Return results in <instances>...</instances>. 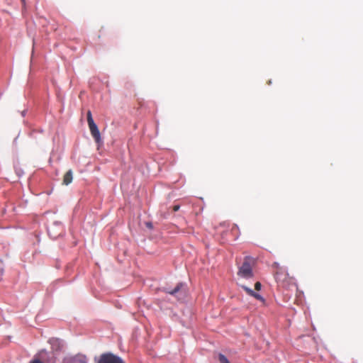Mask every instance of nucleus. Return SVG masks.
I'll return each instance as SVG.
<instances>
[{
  "mask_svg": "<svg viewBox=\"0 0 363 363\" xmlns=\"http://www.w3.org/2000/svg\"><path fill=\"white\" fill-rule=\"evenodd\" d=\"M254 264V259L250 257H245L244 262L241 267L239 268L238 275L244 279H250L252 277V265Z\"/></svg>",
  "mask_w": 363,
  "mask_h": 363,
  "instance_id": "f257e3e1",
  "label": "nucleus"
},
{
  "mask_svg": "<svg viewBox=\"0 0 363 363\" xmlns=\"http://www.w3.org/2000/svg\"><path fill=\"white\" fill-rule=\"evenodd\" d=\"M281 274L279 272H277L276 274H275V279L277 280V282H280L282 279H281Z\"/></svg>",
  "mask_w": 363,
  "mask_h": 363,
  "instance_id": "9b49d317",
  "label": "nucleus"
},
{
  "mask_svg": "<svg viewBox=\"0 0 363 363\" xmlns=\"http://www.w3.org/2000/svg\"><path fill=\"white\" fill-rule=\"evenodd\" d=\"M167 293L173 295L179 296L180 295H184L186 294V288L185 284L183 283H179L174 289L172 290H167Z\"/></svg>",
  "mask_w": 363,
  "mask_h": 363,
  "instance_id": "7ed1b4c3",
  "label": "nucleus"
},
{
  "mask_svg": "<svg viewBox=\"0 0 363 363\" xmlns=\"http://www.w3.org/2000/svg\"><path fill=\"white\" fill-rule=\"evenodd\" d=\"M87 123L92 137L94 138L96 143L101 142V135L96 124L94 123L92 118L91 111H88L86 114Z\"/></svg>",
  "mask_w": 363,
  "mask_h": 363,
  "instance_id": "f03ea898",
  "label": "nucleus"
},
{
  "mask_svg": "<svg viewBox=\"0 0 363 363\" xmlns=\"http://www.w3.org/2000/svg\"><path fill=\"white\" fill-rule=\"evenodd\" d=\"M218 361L220 363H230L227 357L223 354H218Z\"/></svg>",
  "mask_w": 363,
  "mask_h": 363,
  "instance_id": "1a4fd4ad",
  "label": "nucleus"
},
{
  "mask_svg": "<svg viewBox=\"0 0 363 363\" xmlns=\"http://www.w3.org/2000/svg\"><path fill=\"white\" fill-rule=\"evenodd\" d=\"M22 3L23 5H25V3H26V0H21Z\"/></svg>",
  "mask_w": 363,
  "mask_h": 363,
  "instance_id": "4468645a",
  "label": "nucleus"
},
{
  "mask_svg": "<svg viewBox=\"0 0 363 363\" xmlns=\"http://www.w3.org/2000/svg\"><path fill=\"white\" fill-rule=\"evenodd\" d=\"M50 343L52 345V348L55 350H60L62 347V344L60 340L58 339H51L50 340Z\"/></svg>",
  "mask_w": 363,
  "mask_h": 363,
  "instance_id": "0eeeda50",
  "label": "nucleus"
},
{
  "mask_svg": "<svg viewBox=\"0 0 363 363\" xmlns=\"http://www.w3.org/2000/svg\"><path fill=\"white\" fill-rule=\"evenodd\" d=\"M73 172L71 169L68 170L63 177V184L68 185L72 182Z\"/></svg>",
  "mask_w": 363,
  "mask_h": 363,
  "instance_id": "423d86ee",
  "label": "nucleus"
},
{
  "mask_svg": "<svg viewBox=\"0 0 363 363\" xmlns=\"http://www.w3.org/2000/svg\"><path fill=\"white\" fill-rule=\"evenodd\" d=\"M74 361L79 362V363H86V358L83 355H77L72 358Z\"/></svg>",
  "mask_w": 363,
  "mask_h": 363,
  "instance_id": "6e6552de",
  "label": "nucleus"
},
{
  "mask_svg": "<svg viewBox=\"0 0 363 363\" xmlns=\"http://www.w3.org/2000/svg\"><path fill=\"white\" fill-rule=\"evenodd\" d=\"M261 287H262V284L260 282L257 281L255 283V290L259 291L261 289Z\"/></svg>",
  "mask_w": 363,
  "mask_h": 363,
  "instance_id": "f8f14e48",
  "label": "nucleus"
},
{
  "mask_svg": "<svg viewBox=\"0 0 363 363\" xmlns=\"http://www.w3.org/2000/svg\"><path fill=\"white\" fill-rule=\"evenodd\" d=\"M115 363H125V362L121 357L115 355Z\"/></svg>",
  "mask_w": 363,
  "mask_h": 363,
  "instance_id": "ddd939ff",
  "label": "nucleus"
},
{
  "mask_svg": "<svg viewBox=\"0 0 363 363\" xmlns=\"http://www.w3.org/2000/svg\"><path fill=\"white\" fill-rule=\"evenodd\" d=\"M98 363H113V354L105 353L101 354Z\"/></svg>",
  "mask_w": 363,
  "mask_h": 363,
  "instance_id": "20e7f679",
  "label": "nucleus"
},
{
  "mask_svg": "<svg viewBox=\"0 0 363 363\" xmlns=\"http://www.w3.org/2000/svg\"><path fill=\"white\" fill-rule=\"evenodd\" d=\"M242 289L246 291V293H247L248 295H250V296H251L254 297V298H256L257 300H259V301H264V298H262V296L260 294H257V293L255 292V291H254L253 290H252L250 288H249V287H247V286H244V285H243V286H242Z\"/></svg>",
  "mask_w": 363,
  "mask_h": 363,
  "instance_id": "39448f33",
  "label": "nucleus"
},
{
  "mask_svg": "<svg viewBox=\"0 0 363 363\" xmlns=\"http://www.w3.org/2000/svg\"><path fill=\"white\" fill-rule=\"evenodd\" d=\"M54 230H55V228H49L48 233L49 236H50L53 239H55L57 238V235H55Z\"/></svg>",
  "mask_w": 363,
  "mask_h": 363,
  "instance_id": "9d476101",
  "label": "nucleus"
}]
</instances>
